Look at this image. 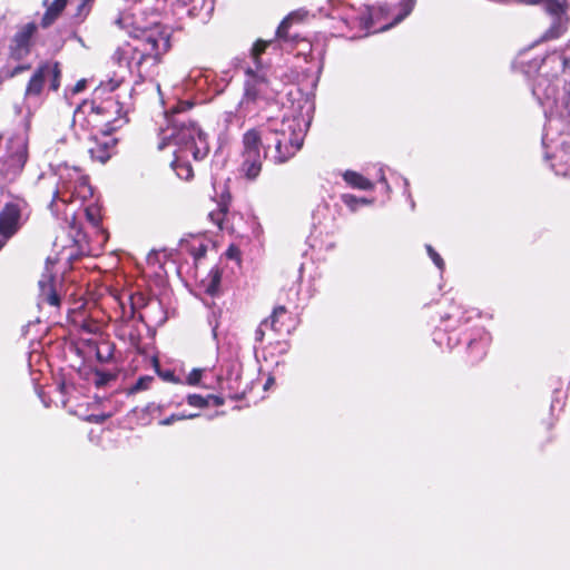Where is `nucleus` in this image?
<instances>
[{"label": "nucleus", "mask_w": 570, "mask_h": 570, "mask_svg": "<svg viewBox=\"0 0 570 570\" xmlns=\"http://www.w3.org/2000/svg\"><path fill=\"white\" fill-rule=\"evenodd\" d=\"M560 80L539 73L532 87V95L543 109L547 122L542 142L546 148L556 145L560 148V158L568 154L570 135V83L560 91Z\"/></svg>", "instance_id": "1"}, {"label": "nucleus", "mask_w": 570, "mask_h": 570, "mask_svg": "<svg viewBox=\"0 0 570 570\" xmlns=\"http://www.w3.org/2000/svg\"><path fill=\"white\" fill-rule=\"evenodd\" d=\"M168 125L160 130L159 149L174 146L171 167L177 176L188 180L194 176L190 159L202 160L209 153L206 134L185 116L174 112L166 116Z\"/></svg>", "instance_id": "2"}, {"label": "nucleus", "mask_w": 570, "mask_h": 570, "mask_svg": "<svg viewBox=\"0 0 570 570\" xmlns=\"http://www.w3.org/2000/svg\"><path fill=\"white\" fill-rule=\"evenodd\" d=\"M311 118L296 111L286 114L282 119H272L264 129L265 157L275 164L291 159L303 146Z\"/></svg>", "instance_id": "3"}, {"label": "nucleus", "mask_w": 570, "mask_h": 570, "mask_svg": "<svg viewBox=\"0 0 570 570\" xmlns=\"http://www.w3.org/2000/svg\"><path fill=\"white\" fill-rule=\"evenodd\" d=\"M271 43L272 41L257 40L250 49L249 60L244 66V94L236 109L239 118L257 112L264 102L274 98L269 69L261 60V55Z\"/></svg>", "instance_id": "4"}, {"label": "nucleus", "mask_w": 570, "mask_h": 570, "mask_svg": "<svg viewBox=\"0 0 570 570\" xmlns=\"http://www.w3.org/2000/svg\"><path fill=\"white\" fill-rule=\"evenodd\" d=\"M136 43H125L118 47L112 60L120 67L127 68L130 72L135 69L139 72V68L144 61L151 59L153 63H157L160 57L168 51L170 47L169 33L159 24H155L149 29L140 30L135 33Z\"/></svg>", "instance_id": "5"}, {"label": "nucleus", "mask_w": 570, "mask_h": 570, "mask_svg": "<svg viewBox=\"0 0 570 570\" xmlns=\"http://www.w3.org/2000/svg\"><path fill=\"white\" fill-rule=\"evenodd\" d=\"M52 178L56 188L52 193L51 209L57 202L69 204L76 199L86 200L92 196L88 177L78 167L59 164L53 170Z\"/></svg>", "instance_id": "6"}, {"label": "nucleus", "mask_w": 570, "mask_h": 570, "mask_svg": "<svg viewBox=\"0 0 570 570\" xmlns=\"http://www.w3.org/2000/svg\"><path fill=\"white\" fill-rule=\"evenodd\" d=\"M264 129H249L243 135L242 173L248 179L258 177L265 157Z\"/></svg>", "instance_id": "7"}, {"label": "nucleus", "mask_w": 570, "mask_h": 570, "mask_svg": "<svg viewBox=\"0 0 570 570\" xmlns=\"http://www.w3.org/2000/svg\"><path fill=\"white\" fill-rule=\"evenodd\" d=\"M415 0H402L396 8H392L389 4L367 8L366 14L361 18V24L364 29L368 30L374 26V20L391 17L392 20L390 22L377 29V31H386L403 21L412 12Z\"/></svg>", "instance_id": "8"}, {"label": "nucleus", "mask_w": 570, "mask_h": 570, "mask_svg": "<svg viewBox=\"0 0 570 570\" xmlns=\"http://www.w3.org/2000/svg\"><path fill=\"white\" fill-rule=\"evenodd\" d=\"M60 76L61 71L58 62L46 61L41 63L31 76L24 96L27 98L38 97L43 89L46 80L50 81V89L57 91L60 87Z\"/></svg>", "instance_id": "9"}, {"label": "nucleus", "mask_w": 570, "mask_h": 570, "mask_svg": "<svg viewBox=\"0 0 570 570\" xmlns=\"http://www.w3.org/2000/svg\"><path fill=\"white\" fill-rule=\"evenodd\" d=\"M22 226V212L17 203H7L0 210V250Z\"/></svg>", "instance_id": "10"}, {"label": "nucleus", "mask_w": 570, "mask_h": 570, "mask_svg": "<svg viewBox=\"0 0 570 570\" xmlns=\"http://www.w3.org/2000/svg\"><path fill=\"white\" fill-rule=\"evenodd\" d=\"M36 30V23L30 22L17 31L9 46V56L11 59L19 61L29 56L31 49V39Z\"/></svg>", "instance_id": "11"}, {"label": "nucleus", "mask_w": 570, "mask_h": 570, "mask_svg": "<svg viewBox=\"0 0 570 570\" xmlns=\"http://www.w3.org/2000/svg\"><path fill=\"white\" fill-rule=\"evenodd\" d=\"M116 142L117 140L109 132L92 137L88 147L91 159L105 164L111 157Z\"/></svg>", "instance_id": "12"}, {"label": "nucleus", "mask_w": 570, "mask_h": 570, "mask_svg": "<svg viewBox=\"0 0 570 570\" xmlns=\"http://www.w3.org/2000/svg\"><path fill=\"white\" fill-rule=\"evenodd\" d=\"M342 177L352 188L360 190H371L374 188V184L371 180L354 170H345Z\"/></svg>", "instance_id": "13"}, {"label": "nucleus", "mask_w": 570, "mask_h": 570, "mask_svg": "<svg viewBox=\"0 0 570 570\" xmlns=\"http://www.w3.org/2000/svg\"><path fill=\"white\" fill-rule=\"evenodd\" d=\"M68 0H53L48 7L41 19V26L48 28L66 8Z\"/></svg>", "instance_id": "14"}, {"label": "nucleus", "mask_w": 570, "mask_h": 570, "mask_svg": "<svg viewBox=\"0 0 570 570\" xmlns=\"http://www.w3.org/2000/svg\"><path fill=\"white\" fill-rule=\"evenodd\" d=\"M39 287L41 291V296L43 301H46L51 306H58L59 305V296L53 289L52 286V278L50 276H43L39 281Z\"/></svg>", "instance_id": "15"}, {"label": "nucleus", "mask_w": 570, "mask_h": 570, "mask_svg": "<svg viewBox=\"0 0 570 570\" xmlns=\"http://www.w3.org/2000/svg\"><path fill=\"white\" fill-rule=\"evenodd\" d=\"M491 342V335L482 331L479 340L472 338L469 342V348L472 353H474L475 358H481L485 355L487 348Z\"/></svg>", "instance_id": "16"}, {"label": "nucleus", "mask_w": 570, "mask_h": 570, "mask_svg": "<svg viewBox=\"0 0 570 570\" xmlns=\"http://www.w3.org/2000/svg\"><path fill=\"white\" fill-rule=\"evenodd\" d=\"M341 200L351 212H356L361 205H372L374 202L372 198L356 197L352 194H343Z\"/></svg>", "instance_id": "17"}, {"label": "nucleus", "mask_w": 570, "mask_h": 570, "mask_svg": "<svg viewBox=\"0 0 570 570\" xmlns=\"http://www.w3.org/2000/svg\"><path fill=\"white\" fill-rule=\"evenodd\" d=\"M292 19H293V14H289L278 26V28L276 30V36L279 40H284V41H294L295 40L296 37H292L288 35V28L292 22Z\"/></svg>", "instance_id": "18"}, {"label": "nucleus", "mask_w": 570, "mask_h": 570, "mask_svg": "<svg viewBox=\"0 0 570 570\" xmlns=\"http://www.w3.org/2000/svg\"><path fill=\"white\" fill-rule=\"evenodd\" d=\"M199 414L198 413H190V414H185V413H179V414H171L170 416L161 420L159 422L160 425H164V426H167V425H171L174 422L176 421H183V420H191V419H195L197 417Z\"/></svg>", "instance_id": "19"}, {"label": "nucleus", "mask_w": 570, "mask_h": 570, "mask_svg": "<svg viewBox=\"0 0 570 570\" xmlns=\"http://www.w3.org/2000/svg\"><path fill=\"white\" fill-rule=\"evenodd\" d=\"M200 19L204 23L208 22L215 10V0H203Z\"/></svg>", "instance_id": "20"}, {"label": "nucleus", "mask_w": 570, "mask_h": 570, "mask_svg": "<svg viewBox=\"0 0 570 570\" xmlns=\"http://www.w3.org/2000/svg\"><path fill=\"white\" fill-rule=\"evenodd\" d=\"M154 381L153 376H141L137 380V382L131 386L130 392L136 393L140 391H145L149 389L151 382Z\"/></svg>", "instance_id": "21"}, {"label": "nucleus", "mask_w": 570, "mask_h": 570, "mask_svg": "<svg viewBox=\"0 0 570 570\" xmlns=\"http://www.w3.org/2000/svg\"><path fill=\"white\" fill-rule=\"evenodd\" d=\"M187 403L190 406L203 409L208 406V399L207 396H202L199 394H189L187 396Z\"/></svg>", "instance_id": "22"}, {"label": "nucleus", "mask_w": 570, "mask_h": 570, "mask_svg": "<svg viewBox=\"0 0 570 570\" xmlns=\"http://www.w3.org/2000/svg\"><path fill=\"white\" fill-rule=\"evenodd\" d=\"M425 248L429 257L432 259L434 265L442 272L445 266L443 258L431 245H426Z\"/></svg>", "instance_id": "23"}, {"label": "nucleus", "mask_w": 570, "mask_h": 570, "mask_svg": "<svg viewBox=\"0 0 570 570\" xmlns=\"http://www.w3.org/2000/svg\"><path fill=\"white\" fill-rule=\"evenodd\" d=\"M206 368H194L187 376L186 382L188 385H198Z\"/></svg>", "instance_id": "24"}, {"label": "nucleus", "mask_w": 570, "mask_h": 570, "mask_svg": "<svg viewBox=\"0 0 570 570\" xmlns=\"http://www.w3.org/2000/svg\"><path fill=\"white\" fill-rule=\"evenodd\" d=\"M90 10L91 7H89L86 2L81 0L77 8L75 17L82 21L89 14Z\"/></svg>", "instance_id": "25"}, {"label": "nucleus", "mask_w": 570, "mask_h": 570, "mask_svg": "<svg viewBox=\"0 0 570 570\" xmlns=\"http://www.w3.org/2000/svg\"><path fill=\"white\" fill-rule=\"evenodd\" d=\"M219 281H220L219 272L217 269L213 271L212 272V282H210V285L208 286V292L210 294H213L216 291L218 284H219Z\"/></svg>", "instance_id": "26"}, {"label": "nucleus", "mask_w": 570, "mask_h": 570, "mask_svg": "<svg viewBox=\"0 0 570 570\" xmlns=\"http://www.w3.org/2000/svg\"><path fill=\"white\" fill-rule=\"evenodd\" d=\"M268 324V320H265L263 321L259 326L256 328L255 331V341L256 342H263L264 340V336H265V330L264 327H266Z\"/></svg>", "instance_id": "27"}, {"label": "nucleus", "mask_w": 570, "mask_h": 570, "mask_svg": "<svg viewBox=\"0 0 570 570\" xmlns=\"http://www.w3.org/2000/svg\"><path fill=\"white\" fill-rule=\"evenodd\" d=\"M225 216V210H219L217 213H210L209 218L222 229L223 228V217Z\"/></svg>", "instance_id": "28"}, {"label": "nucleus", "mask_w": 570, "mask_h": 570, "mask_svg": "<svg viewBox=\"0 0 570 570\" xmlns=\"http://www.w3.org/2000/svg\"><path fill=\"white\" fill-rule=\"evenodd\" d=\"M130 301H131V309L132 312L137 308V307H140L144 305V297L142 295L140 294H137V295H131L130 296Z\"/></svg>", "instance_id": "29"}, {"label": "nucleus", "mask_w": 570, "mask_h": 570, "mask_svg": "<svg viewBox=\"0 0 570 570\" xmlns=\"http://www.w3.org/2000/svg\"><path fill=\"white\" fill-rule=\"evenodd\" d=\"M115 24H116L119 29L127 30L128 24H129V17H127V16H119V17L115 20Z\"/></svg>", "instance_id": "30"}, {"label": "nucleus", "mask_w": 570, "mask_h": 570, "mask_svg": "<svg viewBox=\"0 0 570 570\" xmlns=\"http://www.w3.org/2000/svg\"><path fill=\"white\" fill-rule=\"evenodd\" d=\"M30 67H31L30 65H19V66L14 67V68L10 71L9 77H10V78H13V77L18 76L19 73H21V72H23V71H26V70H29V69H30Z\"/></svg>", "instance_id": "31"}, {"label": "nucleus", "mask_w": 570, "mask_h": 570, "mask_svg": "<svg viewBox=\"0 0 570 570\" xmlns=\"http://www.w3.org/2000/svg\"><path fill=\"white\" fill-rule=\"evenodd\" d=\"M286 309L284 306H278L274 309L272 316H271V320H272V326H274L275 322L277 321V318L285 314Z\"/></svg>", "instance_id": "32"}, {"label": "nucleus", "mask_w": 570, "mask_h": 570, "mask_svg": "<svg viewBox=\"0 0 570 570\" xmlns=\"http://www.w3.org/2000/svg\"><path fill=\"white\" fill-rule=\"evenodd\" d=\"M207 399H208V404L212 402L215 406H222L225 401L222 396L219 395H207Z\"/></svg>", "instance_id": "33"}, {"label": "nucleus", "mask_w": 570, "mask_h": 570, "mask_svg": "<svg viewBox=\"0 0 570 570\" xmlns=\"http://www.w3.org/2000/svg\"><path fill=\"white\" fill-rule=\"evenodd\" d=\"M226 256L230 259H236L239 256V249L236 246L232 245L228 247Z\"/></svg>", "instance_id": "34"}, {"label": "nucleus", "mask_w": 570, "mask_h": 570, "mask_svg": "<svg viewBox=\"0 0 570 570\" xmlns=\"http://www.w3.org/2000/svg\"><path fill=\"white\" fill-rule=\"evenodd\" d=\"M20 147H21V151H20V154L18 155V160H19L20 163L24 164V163H26V160H27V150H26V148H27V147H26V142H24V141H21V142H20Z\"/></svg>", "instance_id": "35"}, {"label": "nucleus", "mask_w": 570, "mask_h": 570, "mask_svg": "<svg viewBox=\"0 0 570 570\" xmlns=\"http://www.w3.org/2000/svg\"><path fill=\"white\" fill-rule=\"evenodd\" d=\"M85 80H80L76 83L75 88H73V91L75 92H79L81 91L83 88H85Z\"/></svg>", "instance_id": "36"}, {"label": "nucleus", "mask_w": 570, "mask_h": 570, "mask_svg": "<svg viewBox=\"0 0 570 570\" xmlns=\"http://www.w3.org/2000/svg\"><path fill=\"white\" fill-rule=\"evenodd\" d=\"M206 250H207L206 246L200 245L198 248V252L195 254V257L199 258V257L204 256Z\"/></svg>", "instance_id": "37"}, {"label": "nucleus", "mask_w": 570, "mask_h": 570, "mask_svg": "<svg viewBox=\"0 0 570 570\" xmlns=\"http://www.w3.org/2000/svg\"><path fill=\"white\" fill-rule=\"evenodd\" d=\"M193 0H177V2L181 6V7H186L188 6Z\"/></svg>", "instance_id": "38"}, {"label": "nucleus", "mask_w": 570, "mask_h": 570, "mask_svg": "<svg viewBox=\"0 0 570 570\" xmlns=\"http://www.w3.org/2000/svg\"><path fill=\"white\" fill-rule=\"evenodd\" d=\"M87 216L89 217V219L94 223V224H97L98 220L95 218V216L89 212L87 210Z\"/></svg>", "instance_id": "39"}, {"label": "nucleus", "mask_w": 570, "mask_h": 570, "mask_svg": "<svg viewBox=\"0 0 570 570\" xmlns=\"http://www.w3.org/2000/svg\"><path fill=\"white\" fill-rule=\"evenodd\" d=\"M380 181H381V183H383V184H385V186H386V188H387V189L390 188V186H389V184H387V181H386V178H385L384 174H382V175H381V177H380Z\"/></svg>", "instance_id": "40"}, {"label": "nucleus", "mask_w": 570, "mask_h": 570, "mask_svg": "<svg viewBox=\"0 0 570 570\" xmlns=\"http://www.w3.org/2000/svg\"><path fill=\"white\" fill-rule=\"evenodd\" d=\"M101 107H92V110H95L97 114H100L101 112Z\"/></svg>", "instance_id": "41"}, {"label": "nucleus", "mask_w": 570, "mask_h": 570, "mask_svg": "<svg viewBox=\"0 0 570 570\" xmlns=\"http://www.w3.org/2000/svg\"><path fill=\"white\" fill-rule=\"evenodd\" d=\"M273 381H274L273 379H268V381H267V382H266V384H265V389H267V387H268V385H271V384L273 383Z\"/></svg>", "instance_id": "42"}, {"label": "nucleus", "mask_w": 570, "mask_h": 570, "mask_svg": "<svg viewBox=\"0 0 570 570\" xmlns=\"http://www.w3.org/2000/svg\"><path fill=\"white\" fill-rule=\"evenodd\" d=\"M83 2H86L89 7H91L94 0H82Z\"/></svg>", "instance_id": "43"}, {"label": "nucleus", "mask_w": 570, "mask_h": 570, "mask_svg": "<svg viewBox=\"0 0 570 570\" xmlns=\"http://www.w3.org/2000/svg\"><path fill=\"white\" fill-rule=\"evenodd\" d=\"M409 198L411 199V207H412V208H414L415 203H414V200L411 198V195H410V194H409Z\"/></svg>", "instance_id": "44"}, {"label": "nucleus", "mask_w": 570, "mask_h": 570, "mask_svg": "<svg viewBox=\"0 0 570 570\" xmlns=\"http://www.w3.org/2000/svg\"><path fill=\"white\" fill-rule=\"evenodd\" d=\"M404 185H405V188L409 187V180L407 179H404Z\"/></svg>", "instance_id": "45"}, {"label": "nucleus", "mask_w": 570, "mask_h": 570, "mask_svg": "<svg viewBox=\"0 0 570 570\" xmlns=\"http://www.w3.org/2000/svg\"><path fill=\"white\" fill-rule=\"evenodd\" d=\"M216 327H217V326H214V327H213V334H214V336H216Z\"/></svg>", "instance_id": "46"}]
</instances>
